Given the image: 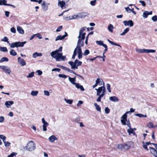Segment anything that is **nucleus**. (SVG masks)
I'll list each match as a JSON object with an SVG mask.
<instances>
[{
    "label": "nucleus",
    "instance_id": "f257e3e1",
    "mask_svg": "<svg viewBox=\"0 0 157 157\" xmlns=\"http://www.w3.org/2000/svg\"><path fill=\"white\" fill-rule=\"evenodd\" d=\"M62 47L61 46L59 49L52 52L50 55L52 58H55L56 61H59L61 60L64 61L66 59L65 56H63L62 53H59L62 51Z\"/></svg>",
    "mask_w": 157,
    "mask_h": 157
},
{
    "label": "nucleus",
    "instance_id": "f03ea898",
    "mask_svg": "<svg viewBox=\"0 0 157 157\" xmlns=\"http://www.w3.org/2000/svg\"><path fill=\"white\" fill-rule=\"evenodd\" d=\"M84 44H82L77 43V45L76 48L74 50L73 54L72 56V58L74 59L75 58L76 56L77 55V52L78 54V58L79 59H80L82 58V49L81 47H83Z\"/></svg>",
    "mask_w": 157,
    "mask_h": 157
},
{
    "label": "nucleus",
    "instance_id": "7ed1b4c3",
    "mask_svg": "<svg viewBox=\"0 0 157 157\" xmlns=\"http://www.w3.org/2000/svg\"><path fill=\"white\" fill-rule=\"evenodd\" d=\"M86 28V27H85L82 28L79 32V36L77 37L78 39L77 43L78 44H84V40L85 39V35L86 33L83 32Z\"/></svg>",
    "mask_w": 157,
    "mask_h": 157
},
{
    "label": "nucleus",
    "instance_id": "20e7f679",
    "mask_svg": "<svg viewBox=\"0 0 157 157\" xmlns=\"http://www.w3.org/2000/svg\"><path fill=\"white\" fill-rule=\"evenodd\" d=\"M86 28V27H85L82 28L79 32V36L77 37L78 39L77 43L78 44H84V40L85 39V35L86 33L83 32Z\"/></svg>",
    "mask_w": 157,
    "mask_h": 157
},
{
    "label": "nucleus",
    "instance_id": "39448f33",
    "mask_svg": "<svg viewBox=\"0 0 157 157\" xmlns=\"http://www.w3.org/2000/svg\"><path fill=\"white\" fill-rule=\"evenodd\" d=\"M36 148V144L33 141H29L26 146V149L29 151H33L35 150Z\"/></svg>",
    "mask_w": 157,
    "mask_h": 157
},
{
    "label": "nucleus",
    "instance_id": "423d86ee",
    "mask_svg": "<svg viewBox=\"0 0 157 157\" xmlns=\"http://www.w3.org/2000/svg\"><path fill=\"white\" fill-rule=\"evenodd\" d=\"M68 63L71 65V69H77L78 68V67L81 65L82 62L76 59L75 60L74 62L71 61H69Z\"/></svg>",
    "mask_w": 157,
    "mask_h": 157
},
{
    "label": "nucleus",
    "instance_id": "0eeeda50",
    "mask_svg": "<svg viewBox=\"0 0 157 157\" xmlns=\"http://www.w3.org/2000/svg\"><path fill=\"white\" fill-rule=\"evenodd\" d=\"M26 43V41L23 42H16L12 43L9 44L10 47L12 48L15 47L18 48V47H23L24 46V45Z\"/></svg>",
    "mask_w": 157,
    "mask_h": 157
},
{
    "label": "nucleus",
    "instance_id": "6e6552de",
    "mask_svg": "<svg viewBox=\"0 0 157 157\" xmlns=\"http://www.w3.org/2000/svg\"><path fill=\"white\" fill-rule=\"evenodd\" d=\"M136 51L138 53H149L150 52L155 53V50L152 49H136Z\"/></svg>",
    "mask_w": 157,
    "mask_h": 157
},
{
    "label": "nucleus",
    "instance_id": "1a4fd4ad",
    "mask_svg": "<svg viewBox=\"0 0 157 157\" xmlns=\"http://www.w3.org/2000/svg\"><path fill=\"white\" fill-rule=\"evenodd\" d=\"M129 113V112H126L122 115L121 117V121L122 124L123 125H125L126 124V122L128 121L127 120V114Z\"/></svg>",
    "mask_w": 157,
    "mask_h": 157
},
{
    "label": "nucleus",
    "instance_id": "9d476101",
    "mask_svg": "<svg viewBox=\"0 0 157 157\" xmlns=\"http://www.w3.org/2000/svg\"><path fill=\"white\" fill-rule=\"evenodd\" d=\"M95 90L97 91V96L100 95L101 93L106 91L105 88L104 86H101L99 87L98 89H95Z\"/></svg>",
    "mask_w": 157,
    "mask_h": 157
},
{
    "label": "nucleus",
    "instance_id": "9b49d317",
    "mask_svg": "<svg viewBox=\"0 0 157 157\" xmlns=\"http://www.w3.org/2000/svg\"><path fill=\"white\" fill-rule=\"evenodd\" d=\"M0 68L3 70L5 73L10 74L11 71L9 67L5 66H0Z\"/></svg>",
    "mask_w": 157,
    "mask_h": 157
},
{
    "label": "nucleus",
    "instance_id": "f8f14e48",
    "mask_svg": "<svg viewBox=\"0 0 157 157\" xmlns=\"http://www.w3.org/2000/svg\"><path fill=\"white\" fill-rule=\"evenodd\" d=\"M42 122L43 124L42 125L43 130L44 131H47V129L46 128V127L49 125V124L45 121V120L44 118H42Z\"/></svg>",
    "mask_w": 157,
    "mask_h": 157
},
{
    "label": "nucleus",
    "instance_id": "ddd939ff",
    "mask_svg": "<svg viewBox=\"0 0 157 157\" xmlns=\"http://www.w3.org/2000/svg\"><path fill=\"white\" fill-rule=\"evenodd\" d=\"M49 5V3H47L46 4L45 2L43 1L41 4V6L43 10L44 11H46L48 9V6Z\"/></svg>",
    "mask_w": 157,
    "mask_h": 157
},
{
    "label": "nucleus",
    "instance_id": "4468645a",
    "mask_svg": "<svg viewBox=\"0 0 157 157\" xmlns=\"http://www.w3.org/2000/svg\"><path fill=\"white\" fill-rule=\"evenodd\" d=\"M123 23L125 26H129L131 27H132L133 25L134 24L132 20L124 21H123Z\"/></svg>",
    "mask_w": 157,
    "mask_h": 157
},
{
    "label": "nucleus",
    "instance_id": "2eb2a0df",
    "mask_svg": "<svg viewBox=\"0 0 157 157\" xmlns=\"http://www.w3.org/2000/svg\"><path fill=\"white\" fill-rule=\"evenodd\" d=\"M18 63L21 66H24L26 65V62L25 60L20 57H18L17 58Z\"/></svg>",
    "mask_w": 157,
    "mask_h": 157
},
{
    "label": "nucleus",
    "instance_id": "dca6fc26",
    "mask_svg": "<svg viewBox=\"0 0 157 157\" xmlns=\"http://www.w3.org/2000/svg\"><path fill=\"white\" fill-rule=\"evenodd\" d=\"M79 18H81L85 17L89 15V13L87 12H83L78 13Z\"/></svg>",
    "mask_w": 157,
    "mask_h": 157
},
{
    "label": "nucleus",
    "instance_id": "f3484780",
    "mask_svg": "<svg viewBox=\"0 0 157 157\" xmlns=\"http://www.w3.org/2000/svg\"><path fill=\"white\" fill-rule=\"evenodd\" d=\"M151 153L155 156H157V151L153 147H149Z\"/></svg>",
    "mask_w": 157,
    "mask_h": 157
},
{
    "label": "nucleus",
    "instance_id": "a211bd4d",
    "mask_svg": "<svg viewBox=\"0 0 157 157\" xmlns=\"http://www.w3.org/2000/svg\"><path fill=\"white\" fill-rule=\"evenodd\" d=\"M13 103L14 102L13 101H6L5 103V105L7 108H10V107L11 105H12Z\"/></svg>",
    "mask_w": 157,
    "mask_h": 157
},
{
    "label": "nucleus",
    "instance_id": "6ab92c4d",
    "mask_svg": "<svg viewBox=\"0 0 157 157\" xmlns=\"http://www.w3.org/2000/svg\"><path fill=\"white\" fill-rule=\"evenodd\" d=\"M68 17L70 20L80 18L78 13L77 14H75L72 16H70Z\"/></svg>",
    "mask_w": 157,
    "mask_h": 157
},
{
    "label": "nucleus",
    "instance_id": "aec40b11",
    "mask_svg": "<svg viewBox=\"0 0 157 157\" xmlns=\"http://www.w3.org/2000/svg\"><path fill=\"white\" fill-rule=\"evenodd\" d=\"M131 142H127L126 143L123 144L124 149L127 150L131 147Z\"/></svg>",
    "mask_w": 157,
    "mask_h": 157
},
{
    "label": "nucleus",
    "instance_id": "412c9836",
    "mask_svg": "<svg viewBox=\"0 0 157 157\" xmlns=\"http://www.w3.org/2000/svg\"><path fill=\"white\" fill-rule=\"evenodd\" d=\"M109 100L111 101L116 102L118 101L119 100L118 98L116 96H111L109 98Z\"/></svg>",
    "mask_w": 157,
    "mask_h": 157
},
{
    "label": "nucleus",
    "instance_id": "4be33fe9",
    "mask_svg": "<svg viewBox=\"0 0 157 157\" xmlns=\"http://www.w3.org/2000/svg\"><path fill=\"white\" fill-rule=\"evenodd\" d=\"M65 4V3L64 1L58 0V6L61 7L62 9L63 8Z\"/></svg>",
    "mask_w": 157,
    "mask_h": 157
},
{
    "label": "nucleus",
    "instance_id": "5701e85b",
    "mask_svg": "<svg viewBox=\"0 0 157 157\" xmlns=\"http://www.w3.org/2000/svg\"><path fill=\"white\" fill-rule=\"evenodd\" d=\"M105 92H103L101 94H100V95L97 96H98V98L96 99V101L97 102H100L101 101V98L105 95Z\"/></svg>",
    "mask_w": 157,
    "mask_h": 157
},
{
    "label": "nucleus",
    "instance_id": "b1692460",
    "mask_svg": "<svg viewBox=\"0 0 157 157\" xmlns=\"http://www.w3.org/2000/svg\"><path fill=\"white\" fill-rule=\"evenodd\" d=\"M17 32L20 34H23L24 33V30L21 26H17Z\"/></svg>",
    "mask_w": 157,
    "mask_h": 157
},
{
    "label": "nucleus",
    "instance_id": "393cba45",
    "mask_svg": "<svg viewBox=\"0 0 157 157\" xmlns=\"http://www.w3.org/2000/svg\"><path fill=\"white\" fill-rule=\"evenodd\" d=\"M96 82L99 86H101L102 84V83H103V86H104V83L103 80L101 79L98 78L96 80Z\"/></svg>",
    "mask_w": 157,
    "mask_h": 157
},
{
    "label": "nucleus",
    "instance_id": "a878e982",
    "mask_svg": "<svg viewBox=\"0 0 157 157\" xmlns=\"http://www.w3.org/2000/svg\"><path fill=\"white\" fill-rule=\"evenodd\" d=\"M57 138L54 135H52L50 136L49 138V140L51 142H53L55 140H57Z\"/></svg>",
    "mask_w": 157,
    "mask_h": 157
},
{
    "label": "nucleus",
    "instance_id": "bb28decb",
    "mask_svg": "<svg viewBox=\"0 0 157 157\" xmlns=\"http://www.w3.org/2000/svg\"><path fill=\"white\" fill-rule=\"evenodd\" d=\"M75 86L78 89H80L82 91H84V89L82 86L80 85L78 83L75 84Z\"/></svg>",
    "mask_w": 157,
    "mask_h": 157
},
{
    "label": "nucleus",
    "instance_id": "cd10ccee",
    "mask_svg": "<svg viewBox=\"0 0 157 157\" xmlns=\"http://www.w3.org/2000/svg\"><path fill=\"white\" fill-rule=\"evenodd\" d=\"M69 80L70 82L72 83L74 85H75V84H76V83H75V79L76 77H75L73 78H71L69 76Z\"/></svg>",
    "mask_w": 157,
    "mask_h": 157
},
{
    "label": "nucleus",
    "instance_id": "c85d7f7f",
    "mask_svg": "<svg viewBox=\"0 0 157 157\" xmlns=\"http://www.w3.org/2000/svg\"><path fill=\"white\" fill-rule=\"evenodd\" d=\"M127 132L129 135H130L131 134H132L134 136H137L135 132L132 129V128L128 129L127 130Z\"/></svg>",
    "mask_w": 157,
    "mask_h": 157
},
{
    "label": "nucleus",
    "instance_id": "c756f323",
    "mask_svg": "<svg viewBox=\"0 0 157 157\" xmlns=\"http://www.w3.org/2000/svg\"><path fill=\"white\" fill-rule=\"evenodd\" d=\"M42 56V53H38L37 52H35L33 54V56L34 58H36L37 56Z\"/></svg>",
    "mask_w": 157,
    "mask_h": 157
},
{
    "label": "nucleus",
    "instance_id": "7c9ffc66",
    "mask_svg": "<svg viewBox=\"0 0 157 157\" xmlns=\"http://www.w3.org/2000/svg\"><path fill=\"white\" fill-rule=\"evenodd\" d=\"M10 53L11 56H15L17 55V53L13 49H11L10 51Z\"/></svg>",
    "mask_w": 157,
    "mask_h": 157
},
{
    "label": "nucleus",
    "instance_id": "2f4dec72",
    "mask_svg": "<svg viewBox=\"0 0 157 157\" xmlns=\"http://www.w3.org/2000/svg\"><path fill=\"white\" fill-rule=\"evenodd\" d=\"M94 105L96 109L98 111L100 112L101 110V108L99 106V105H98V104L96 103H95L94 104Z\"/></svg>",
    "mask_w": 157,
    "mask_h": 157
},
{
    "label": "nucleus",
    "instance_id": "473e14b6",
    "mask_svg": "<svg viewBox=\"0 0 157 157\" xmlns=\"http://www.w3.org/2000/svg\"><path fill=\"white\" fill-rule=\"evenodd\" d=\"M107 41L111 44H112L113 45H115V46H119V47H120V48H121V46L119 44H117L116 43H114L113 42L110 40H109V39H107Z\"/></svg>",
    "mask_w": 157,
    "mask_h": 157
},
{
    "label": "nucleus",
    "instance_id": "72a5a7b5",
    "mask_svg": "<svg viewBox=\"0 0 157 157\" xmlns=\"http://www.w3.org/2000/svg\"><path fill=\"white\" fill-rule=\"evenodd\" d=\"M114 29V27L113 25L112 24H109L108 26V29L109 31L111 32H113V29Z\"/></svg>",
    "mask_w": 157,
    "mask_h": 157
},
{
    "label": "nucleus",
    "instance_id": "f704fd0d",
    "mask_svg": "<svg viewBox=\"0 0 157 157\" xmlns=\"http://www.w3.org/2000/svg\"><path fill=\"white\" fill-rule=\"evenodd\" d=\"M129 29L128 28H126L125 29V30L124 31L120 34V35L121 36H124L125 35L126 33H127L129 31Z\"/></svg>",
    "mask_w": 157,
    "mask_h": 157
},
{
    "label": "nucleus",
    "instance_id": "c9c22d12",
    "mask_svg": "<svg viewBox=\"0 0 157 157\" xmlns=\"http://www.w3.org/2000/svg\"><path fill=\"white\" fill-rule=\"evenodd\" d=\"M64 39V38L63 36H62L61 35L58 36L55 39V41H57L59 40H62Z\"/></svg>",
    "mask_w": 157,
    "mask_h": 157
},
{
    "label": "nucleus",
    "instance_id": "e433bc0d",
    "mask_svg": "<svg viewBox=\"0 0 157 157\" xmlns=\"http://www.w3.org/2000/svg\"><path fill=\"white\" fill-rule=\"evenodd\" d=\"M96 44L99 45H102L103 47H104V45H105V44L103 43V41L101 40L100 41H96Z\"/></svg>",
    "mask_w": 157,
    "mask_h": 157
},
{
    "label": "nucleus",
    "instance_id": "4c0bfd02",
    "mask_svg": "<svg viewBox=\"0 0 157 157\" xmlns=\"http://www.w3.org/2000/svg\"><path fill=\"white\" fill-rule=\"evenodd\" d=\"M38 91H37L33 90L31 93V94L33 96H36L38 93Z\"/></svg>",
    "mask_w": 157,
    "mask_h": 157
},
{
    "label": "nucleus",
    "instance_id": "58836bf2",
    "mask_svg": "<svg viewBox=\"0 0 157 157\" xmlns=\"http://www.w3.org/2000/svg\"><path fill=\"white\" fill-rule=\"evenodd\" d=\"M135 116H138L139 117H147L146 115H144L142 114L138 113L135 115Z\"/></svg>",
    "mask_w": 157,
    "mask_h": 157
},
{
    "label": "nucleus",
    "instance_id": "ea45409f",
    "mask_svg": "<svg viewBox=\"0 0 157 157\" xmlns=\"http://www.w3.org/2000/svg\"><path fill=\"white\" fill-rule=\"evenodd\" d=\"M9 61V59L8 58H7L4 57H2L0 60V63H2V62L6 61L8 62Z\"/></svg>",
    "mask_w": 157,
    "mask_h": 157
},
{
    "label": "nucleus",
    "instance_id": "a19ab883",
    "mask_svg": "<svg viewBox=\"0 0 157 157\" xmlns=\"http://www.w3.org/2000/svg\"><path fill=\"white\" fill-rule=\"evenodd\" d=\"M0 51L3 52H8V50L6 47H0Z\"/></svg>",
    "mask_w": 157,
    "mask_h": 157
},
{
    "label": "nucleus",
    "instance_id": "79ce46f5",
    "mask_svg": "<svg viewBox=\"0 0 157 157\" xmlns=\"http://www.w3.org/2000/svg\"><path fill=\"white\" fill-rule=\"evenodd\" d=\"M148 11H145L143 13V17L144 18H146L148 16Z\"/></svg>",
    "mask_w": 157,
    "mask_h": 157
},
{
    "label": "nucleus",
    "instance_id": "37998d69",
    "mask_svg": "<svg viewBox=\"0 0 157 157\" xmlns=\"http://www.w3.org/2000/svg\"><path fill=\"white\" fill-rule=\"evenodd\" d=\"M123 144H119L117 145V147L121 150L124 149Z\"/></svg>",
    "mask_w": 157,
    "mask_h": 157
},
{
    "label": "nucleus",
    "instance_id": "c03bdc74",
    "mask_svg": "<svg viewBox=\"0 0 157 157\" xmlns=\"http://www.w3.org/2000/svg\"><path fill=\"white\" fill-rule=\"evenodd\" d=\"M8 39L6 36H5L3 39L1 40V41L6 42L8 44H9V42L8 41Z\"/></svg>",
    "mask_w": 157,
    "mask_h": 157
},
{
    "label": "nucleus",
    "instance_id": "a18cd8bd",
    "mask_svg": "<svg viewBox=\"0 0 157 157\" xmlns=\"http://www.w3.org/2000/svg\"><path fill=\"white\" fill-rule=\"evenodd\" d=\"M65 101L68 104H71L73 102V100H72L64 99Z\"/></svg>",
    "mask_w": 157,
    "mask_h": 157
},
{
    "label": "nucleus",
    "instance_id": "49530a36",
    "mask_svg": "<svg viewBox=\"0 0 157 157\" xmlns=\"http://www.w3.org/2000/svg\"><path fill=\"white\" fill-rule=\"evenodd\" d=\"M147 127L149 128H153V124L151 122H149L147 124Z\"/></svg>",
    "mask_w": 157,
    "mask_h": 157
},
{
    "label": "nucleus",
    "instance_id": "de8ad7c7",
    "mask_svg": "<svg viewBox=\"0 0 157 157\" xmlns=\"http://www.w3.org/2000/svg\"><path fill=\"white\" fill-rule=\"evenodd\" d=\"M106 87L108 91L110 93L111 92L110 89V85L109 84L107 83L106 84Z\"/></svg>",
    "mask_w": 157,
    "mask_h": 157
},
{
    "label": "nucleus",
    "instance_id": "09e8293b",
    "mask_svg": "<svg viewBox=\"0 0 157 157\" xmlns=\"http://www.w3.org/2000/svg\"><path fill=\"white\" fill-rule=\"evenodd\" d=\"M34 72L33 71L31 73H29L28 76H27V78H32L34 76Z\"/></svg>",
    "mask_w": 157,
    "mask_h": 157
},
{
    "label": "nucleus",
    "instance_id": "8fccbe9b",
    "mask_svg": "<svg viewBox=\"0 0 157 157\" xmlns=\"http://www.w3.org/2000/svg\"><path fill=\"white\" fill-rule=\"evenodd\" d=\"M143 147H144V148L145 149H146L147 151H148V149L147 148V146L146 144V143H145L144 142H143Z\"/></svg>",
    "mask_w": 157,
    "mask_h": 157
},
{
    "label": "nucleus",
    "instance_id": "3c124183",
    "mask_svg": "<svg viewBox=\"0 0 157 157\" xmlns=\"http://www.w3.org/2000/svg\"><path fill=\"white\" fill-rule=\"evenodd\" d=\"M90 53L89 50L88 49H86L85 50L84 52L83 53V55L85 56L88 55Z\"/></svg>",
    "mask_w": 157,
    "mask_h": 157
},
{
    "label": "nucleus",
    "instance_id": "603ef678",
    "mask_svg": "<svg viewBox=\"0 0 157 157\" xmlns=\"http://www.w3.org/2000/svg\"><path fill=\"white\" fill-rule=\"evenodd\" d=\"M105 111L106 113L108 114L110 112V110L108 107H106L105 109Z\"/></svg>",
    "mask_w": 157,
    "mask_h": 157
},
{
    "label": "nucleus",
    "instance_id": "864d4df0",
    "mask_svg": "<svg viewBox=\"0 0 157 157\" xmlns=\"http://www.w3.org/2000/svg\"><path fill=\"white\" fill-rule=\"evenodd\" d=\"M58 76L59 77L62 78H66L67 77L66 75L64 74H59L58 75Z\"/></svg>",
    "mask_w": 157,
    "mask_h": 157
},
{
    "label": "nucleus",
    "instance_id": "5fc2aeb1",
    "mask_svg": "<svg viewBox=\"0 0 157 157\" xmlns=\"http://www.w3.org/2000/svg\"><path fill=\"white\" fill-rule=\"evenodd\" d=\"M151 19L154 21H157V16L156 15H155L152 17L151 18Z\"/></svg>",
    "mask_w": 157,
    "mask_h": 157
},
{
    "label": "nucleus",
    "instance_id": "6e6d98bb",
    "mask_svg": "<svg viewBox=\"0 0 157 157\" xmlns=\"http://www.w3.org/2000/svg\"><path fill=\"white\" fill-rule=\"evenodd\" d=\"M11 32L13 33H16V30L14 27H13L10 29Z\"/></svg>",
    "mask_w": 157,
    "mask_h": 157
},
{
    "label": "nucleus",
    "instance_id": "4d7b16f0",
    "mask_svg": "<svg viewBox=\"0 0 157 157\" xmlns=\"http://www.w3.org/2000/svg\"><path fill=\"white\" fill-rule=\"evenodd\" d=\"M10 144L11 143L9 142L6 141V142H4V145L6 147L10 146Z\"/></svg>",
    "mask_w": 157,
    "mask_h": 157
},
{
    "label": "nucleus",
    "instance_id": "13d9d810",
    "mask_svg": "<svg viewBox=\"0 0 157 157\" xmlns=\"http://www.w3.org/2000/svg\"><path fill=\"white\" fill-rule=\"evenodd\" d=\"M17 153L15 152H12L10 155L8 156L7 157H13L14 156H15Z\"/></svg>",
    "mask_w": 157,
    "mask_h": 157
},
{
    "label": "nucleus",
    "instance_id": "bf43d9fd",
    "mask_svg": "<svg viewBox=\"0 0 157 157\" xmlns=\"http://www.w3.org/2000/svg\"><path fill=\"white\" fill-rule=\"evenodd\" d=\"M35 36H36L39 39H41L42 38L40 34L39 33H38L35 34Z\"/></svg>",
    "mask_w": 157,
    "mask_h": 157
},
{
    "label": "nucleus",
    "instance_id": "052dcab7",
    "mask_svg": "<svg viewBox=\"0 0 157 157\" xmlns=\"http://www.w3.org/2000/svg\"><path fill=\"white\" fill-rule=\"evenodd\" d=\"M63 26H60L56 29V32H60L61 30L62 29Z\"/></svg>",
    "mask_w": 157,
    "mask_h": 157
},
{
    "label": "nucleus",
    "instance_id": "680f3d73",
    "mask_svg": "<svg viewBox=\"0 0 157 157\" xmlns=\"http://www.w3.org/2000/svg\"><path fill=\"white\" fill-rule=\"evenodd\" d=\"M139 2L140 3L142 4V5L143 6H146L145 3L144 1H142V0H140V1H139Z\"/></svg>",
    "mask_w": 157,
    "mask_h": 157
},
{
    "label": "nucleus",
    "instance_id": "e2e57ef3",
    "mask_svg": "<svg viewBox=\"0 0 157 157\" xmlns=\"http://www.w3.org/2000/svg\"><path fill=\"white\" fill-rule=\"evenodd\" d=\"M44 94L45 95L47 96H49L50 95L48 91L44 90Z\"/></svg>",
    "mask_w": 157,
    "mask_h": 157
},
{
    "label": "nucleus",
    "instance_id": "0e129e2a",
    "mask_svg": "<svg viewBox=\"0 0 157 157\" xmlns=\"http://www.w3.org/2000/svg\"><path fill=\"white\" fill-rule=\"evenodd\" d=\"M0 138L2 140H6V137L5 136H4L3 135H0Z\"/></svg>",
    "mask_w": 157,
    "mask_h": 157
},
{
    "label": "nucleus",
    "instance_id": "69168bd1",
    "mask_svg": "<svg viewBox=\"0 0 157 157\" xmlns=\"http://www.w3.org/2000/svg\"><path fill=\"white\" fill-rule=\"evenodd\" d=\"M125 9L126 11L128 13H130L131 12V9H130L128 7H125Z\"/></svg>",
    "mask_w": 157,
    "mask_h": 157
},
{
    "label": "nucleus",
    "instance_id": "338daca9",
    "mask_svg": "<svg viewBox=\"0 0 157 157\" xmlns=\"http://www.w3.org/2000/svg\"><path fill=\"white\" fill-rule=\"evenodd\" d=\"M60 71V69L58 68H55L52 70V71H57V72H59Z\"/></svg>",
    "mask_w": 157,
    "mask_h": 157
},
{
    "label": "nucleus",
    "instance_id": "774afa93",
    "mask_svg": "<svg viewBox=\"0 0 157 157\" xmlns=\"http://www.w3.org/2000/svg\"><path fill=\"white\" fill-rule=\"evenodd\" d=\"M4 120V117L3 116L0 117V123L3 122Z\"/></svg>",
    "mask_w": 157,
    "mask_h": 157
}]
</instances>
